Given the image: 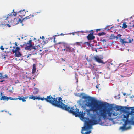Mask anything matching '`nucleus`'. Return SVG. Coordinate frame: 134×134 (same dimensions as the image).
Wrapping results in <instances>:
<instances>
[{"mask_svg":"<svg viewBox=\"0 0 134 134\" xmlns=\"http://www.w3.org/2000/svg\"><path fill=\"white\" fill-rule=\"evenodd\" d=\"M106 104L108 106L111 107H112L113 106V104H110L107 103H106Z\"/></svg>","mask_w":134,"mask_h":134,"instance_id":"21","label":"nucleus"},{"mask_svg":"<svg viewBox=\"0 0 134 134\" xmlns=\"http://www.w3.org/2000/svg\"><path fill=\"white\" fill-rule=\"evenodd\" d=\"M2 96V97L0 98L1 100H7L8 101V98L6 96H2V93L1 92V96Z\"/></svg>","mask_w":134,"mask_h":134,"instance_id":"8","label":"nucleus"},{"mask_svg":"<svg viewBox=\"0 0 134 134\" xmlns=\"http://www.w3.org/2000/svg\"><path fill=\"white\" fill-rule=\"evenodd\" d=\"M32 17H34V15H32Z\"/></svg>","mask_w":134,"mask_h":134,"instance_id":"57","label":"nucleus"},{"mask_svg":"<svg viewBox=\"0 0 134 134\" xmlns=\"http://www.w3.org/2000/svg\"><path fill=\"white\" fill-rule=\"evenodd\" d=\"M9 99L10 100H13V98L11 97H10L8 98V99Z\"/></svg>","mask_w":134,"mask_h":134,"instance_id":"29","label":"nucleus"},{"mask_svg":"<svg viewBox=\"0 0 134 134\" xmlns=\"http://www.w3.org/2000/svg\"><path fill=\"white\" fill-rule=\"evenodd\" d=\"M18 98H13V100H18Z\"/></svg>","mask_w":134,"mask_h":134,"instance_id":"37","label":"nucleus"},{"mask_svg":"<svg viewBox=\"0 0 134 134\" xmlns=\"http://www.w3.org/2000/svg\"><path fill=\"white\" fill-rule=\"evenodd\" d=\"M119 39L120 40V42L122 43L123 44H124V43H128V42L125 41H124L125 39H121V38H119Z\"/></svg>","mask_w":134,"mask_h":134,"instance_id":"13","label":"nucleus"},{"mask_svg":"<svg viewBox=\"0 0 134 134\" xmlns=\"http://www.w3.org/2000/svg\"><path fill=\"white\" fill-rule=\"evenodd\" d=\"M63 70H65L64 69H63Z\"/></svg>","mask_w":134,"mask_h":134,"instance_id":"59","label":"nucleus"},{"mask_svg":"<svg viewBox=\"0 0 134 134\" xmlns=\"http://www.w3.org/2000/svg\"><path fill=\"white\" fill-rule=\"evenodd\" d=\"M0 49H1L2 50H3L4 49V48L2 46L0 47Z\"/></svg>","mask_w":134,"mask_h":134,"instance_id":"27","label":"nucleus"},{"mask_svg":"<svg viewBox=\"0 0 134 134\" xmlns=\"http://www.w3.org/2000/svg\"><path fill=\"white\" fill-rule=\"evenodd\" d=\"M69 67H71H71H71V66H69Z\"/></svg>","mask_w":134,"mask_h":134,"instance_id":"60","label":"nucleus"},{"mask_svg":"<svg viewBox=\"0 0 134 134\" xmlns=\"http://www.w3.org/2000/svg\"><path fill=\"white\" fill-rule=\"evenodd\" d=\"M20 50V48L18 47H16L15 49L12 50V52L14 53H15L17 52H18Z\"/></svg>","mask_w":134,"mask_h":134,"instance_id":"10","label":"nucleus"},{"mask_svg":"<svg viewBox=\"0 0 134 134\" xmlns=\"http://www.w3.org/2000/svg\"><path fill=\"white\" fill-rule=\"evenodd\" d=\"M31 16V15H29V16H26L25 18H24L23 19V21H25V20H26L27 19H29L30 18V16Z\"/></svg>","mask_w":134,"mask_h":134,"instance_id":"19","label":"nucleus"},{"mask_svg":"<svg viewBox=\"0 0 134 134\" xmlns=\"http://www.w3.org/2000/svg\"><path fill=\"white\" fill-rule=\"evenodd\" d=\"M15 53L16 57H19L21 56V54L20 52L19 51L18 52H16V53Z\"/></svg>","mask_w":134,"mask_h":134,"instance_id":"12","label":"nucleus"},{"mask_svg":"<svg viewBox=\"0 0 134 134\" xmlns=\"http://www.w3.org/2000/svg\"><path fill=\"white\" fill-rule=\"evenodd\" d=\"M21 25L22 26H23V23H21Z\"/></svg>","mask_w":134,"mask_h":134,"instance_id":"48","label":"nucleus"},{"mask_svg":"<svg viewBox=\"0 0 134 134\" xmlns=\"http://www.w3.org/2000/svg\"><path fill=\"white\" fill-rule=\"evenodd\" d=\"M13 12H14V9H13Z\"/></svg>","mask_w":134,"mask_h":134,"instance_id":"51","label":"nucleus"},{"mask_svg":"<svg viewBox=\"0 0 134 134\" xmlns=\"http://www.w3.org/2000/svg\"><path fill=\"white\" fill-rule=\"evenodd\" d=\"M132 125H134V120L133 121V122H131V126Z\"/></svg>","mask_w":134,"mask_h":134,"instance_id":"33","label":"nucleus"},{"mask_svg":"<svg viewBox=\"0 0 134 134\" xmlns=\"http://www.w3.org/2000/svg\"><path fill=\"white\" fill-rule=\"evenodd\" d=\"M100 29H97L96 30V32H98V31H100Z\"/></svg>","mask_w":134,"mask_h":134,"instance_id":"36","label":"nucleus"},{"mask_svg":"<svg viewBox=\"0 0 134 134\" xmlns=\"http://www.w3.org/2000/svg\"><path fill=\"white\" fill-rule=\"evenodd\" d=\"M38 100L42 101L45 100L47 102H49L53 105L60 107L61 108L63 103L62 102V98L60 97L55 98L52 97L48 96L46 98H40L38 96Z\"/></svg>","mask_w":134,"mask_h":134,"instance_id":"4","label":"nucleus"},{"mask_svg":"<svg viewBox=\"0 0 134 134\" xmlns=\"http://www.w3.org/2000/svg\"><path fill=\"white\" fill-rule=\"evenodd\" d=\"M62 59L63 61H64V60L63 58H62Z\"/></svg>","mask_w":134,"mask_h":134,"instance_id":"55","label":"nucleus"},{"mask_svg":"<svg viewBox=\"0 0 134 134\" xmlns=\"http://www.w3.org/2000/svg\"><path fill=\"white\" fill-rule=\"evenodd\" d=\"M15 60H17V58H15Z\"/></svg>","mask_w":134,"mask_h":134,"instance_id":"49","label":"nucleus"},{"mask_svg":"<svg viewBox=\"0 0 134 134\" xmlns=\"http://www.w3.org/2000/svg\"><path fill=\"white\" fill-rule=\"evenodd\" d=\"M13 15H14V16H16V14H13Z\"/></svg>","mask_w":134,"mask_h":134,"instance_id":"46","label":"nucleus"},{"mask_svg":"<svg viewBox=\"0 0 134 134\" xmlns=\"http://www.w3.org/2000/svg\"><path fill=\"white\" fill-rule=\"evenodd\" d=\"M133 95H132V96H131L130 97V98H133Z\"/></svg>","mask_w":134,"mask_h":134,"instance_id":"43","label":"nucleus"},{"mask_svg":"<svg viewBox=\"0 0 134 134\" xmlns=\"http://www.w3.org/2000/svg\"><path fill=\"white\" fill-rule=\"evenodd\" d=\"M25 9H23V10H21L19 11V12H22L23 11H25Z\"/></svg>","mask_w":134,"mask_h":134,"instance_id":"38","label":"nucleus"},{"mask_svg":"<svg viewBox=\"0 0 134 134\" xmlns=\"http://www.w3.org/2000/svg\"><path fill=\"white\" fill-rule=\"evenodd\" d=\"M130 37H129L128 38V39H129V43H131L132 42V41L133 40V39H132V40H131L130 39Z\"/></svg>","mask_w":134,"mask_h":134,"instance_id":"22","label":"nucleus"},{"mask_svg":"<svg viewBox=\"0 0 134 134\" xmlns=\"http://www.w3.org/2000/svg\"><path fill=\"white\" fill-rule=\"evenodd\" d=\"M31 55V54L29 55H27V58H28L29 56H30Z\"/></svg>","mask_w":134,"mask_h":134,"instance_id":"44","label":"nucleus"},{"mask_svg":"<svg viewBox=\"0 0 134 134\" xmlns=\"http://www.w3.org/2000/svg\"><path fill=\"white\" fill-rule=\"evenodd\" d=\"M10 15H11V14H10V15H9V14H8L6 16H4L3 18V20H6L7 18H8L9 16H10Z\"/></svg>","mask_w":134,"mask_h":134,"instance_id":"18","label":"nucleus"},{"mask_svg":"<svg viewBox=\"0 0 134 134\" xmlns=\"http://www.w3.org/2000/svg\"><path fill=\"white\" fill-rule=\"evenodd\" d=\"M3 76H2V74L0 73V79L3 78Z\"/></svg>","mask_w":134,"mask_h":134,"instance_id":"32","label":"nucleus"},{"mask_svg":"<svg viewBox=\"0 0 134 134\" xmlns=\"http://www.w3.org/2000/svg\"><path fill=\"white\" fill-rule=\"evenodd\" d=\"M31 41V40H30L27 42V44L29 45V46L27 45V47H26V49L30 50L31 48L32 47V45L30 44Z\"/></svg>","mask_w":134,"mask_h":134,"instance_id":"6","label":"nucleus"},{"mask_svg":"<svg viewBox=\"0 0 134 134\" xmlns=\"http://www.w3.org/2000/svg\"><path fill=\"white\" fill-rule=\"evenodd\" d=\"M110 38L111 39H115L117 37V36H115L114 34H111V36H110Z\"/></svg>","mask_w":134,"mask_h":134,"instance_id":"20","label":"nucleus"},{"mask_svg":"<svg viewBox=\"0 0 134 134\" xmlns=\"http://www.w3.org/2000/svg\"><path fill=\"white\" fill-rule=\"evenodd\" d=\"M5 58H6V57H5V55H3V56L2 59H4V60H5Z\"/></svg>","mask_w":134,"mask_h":134,"instance_id":"26","label":"nucleus"},{"mask_svg":"<svg viewBox=\"0 0 134 134\" xmlns=\"http://www.w3.org/2000/svg\"><path fill=\"white\" fill-rule=\"evenodd\" d=\"M89 108L90 109L87 110V115L89 120L88 122H85L84 127H82L81 133L82 134H89L91 133V130L93 129V125L97 124L104 125V123L101 121L100 118L101 116L104 117V115L101 112H98L97 110L92 111L91 110V107Z\"/></svg>","mask_w":134,"mask_h":134,"instance_id":"2","label":"nucleus"},{"mask_svg":"<svg viewBox=\"0 0 134 134\" xmlns=\"http://www.w3.org/2000/svg\"><path fill=\"white\" fill-rule=\"evenodd\" d=\"M105 34V33L104 32H102V33H99L98 34V35L99 36H100L101 35H104Z\"/></svg>","mask_w":134,"mask_h":134,"instance_id":"23","label":"nucleus"},{"mask_svg":"<svg viewBox=\"0 0 134 134\" xmlns=\"http://www.w3.org/2000/svg\"><path fill=\"white\" fill-rule=\"evenodd\" d=\"M28 78H29V79H31V77H28Z\"/></svg>","mask_w":134,"mask_h":134,"instance_id":"54","label":"nucleus"},{"mask_svg":"<svg viewBox=\"0 0 134 134\" xmlns=\"http://www.w3.org/2000/svg\"><path fill=\"white\" fill-rule=\"evenodd\" d=\"M23 21V20H21V19H19L18 20V23H21Z\"/></svg>","mask_w":134,"mask_h":134,"instance_id":"28","label":"nucleus"},{"mask_svg":"<svg viewBox=\"0 0 134 134\" xmlns=\"http://www.w3.org/2000/svg\"><path fill=\"white\" fill-rule=\"evenodd\" d=\"M133 98H134V95L133 96Z\"/></svg>","mask_w":134,"mask_h":134,"instance_id":"64","label":"nucleus"},{"mask_svg":"<svg viewBox=\"0 0 134 134\" xmlns=\"http://www.w3.org/2000/svg\"><path fill=\"white\" fill-rule=\"evenodd\" d=\"M38 92V90L37 88H35L34 89V93L35 94H37Z\"/></svg>","mask_w":134,"mask_h":134,"instance_id":"15","label":"nucleus"},{"mask_svg":"<svg viewBox=\"0 0 134 134\" xmlns=\"http://www.w3.org/2000/svg\"><path fill=\"white\" fill-rule=\"evenodd\" d=\"M4 111H5V112H7V111H4V110H1L0 111L1 112H4Z\"/></svg>","mask_w":134,"mask_h":134,"instance_id":"39","label":"nucleus"},{"mask_svg":"<svg viewBox=\"0 0 134 134\" xmlns=\"http://www.w3.org/2000/svg\"><path fill=\"white\" fill-rule=\"evenodd\" d=\"M38 96H35L34 95H31L29 97V98L30 99H33L35 100L38 99Z\"/></svg>","mask_w":134,"mask_h":134,"instance_id":"9","label":"nucleus"},{"mask_svg":"<svg viewBox=\"0 0 134 134\" xmlns=\"http://www.w3.org/2000/svg\"><path fill=\"white\" fill-rule=\"evenodd\" d=\"M55 38H54V42H55Z\"/></svg>","mask_w":134,"mask_h":134,"instance_id":"45","label":"nucleus"},{"mask_svg":"<svg viewBox=\"0 0 134 134\" xmlns=\"http://www.w3.org/2000/svg\"><path fill=\"white\" fill-rule=\"evenodd\" d=\"M127 27V26L126 24V23L125 22H124L122 24V28L124 29H125Z\"/></svg>","mask_w":134,"mask_h":134,"instance_id":"17","label":"nucleus"},{"mask_svg":"<svg viewBox=\"0 0 134 134\" xmlns=\"http://www.w3.org/2000/svg\"><path fill=\"white\" fill-rule=\"evenodd\" d=\"M94 59L96 61L99 63H103V62L102 60L103 57L101 56L96 55L94 56Z\"/></svg>","mask_w":134,"mask_h":134,"instance_id":"5","label":"nucleus"},{"mask_svg":"<svg viewBox=\"0 0 134 134\" xmlns=\"http://www.w3.org/2000/svg\"><path fill=\"white\" fill-rule=\"evenodd\" d=\"M18 99H19L20 100H21V98L22 97H21L19 96H18Z\"/></svg>","mask_w":134,"mask_h":134,"instance_id":"25","label":"nucleus"},{"mask_svg":"<svg viewBox=\"0 0 134 134\" xmlns=\"http://www.w3.org/2000/svg\"><path fill=\"white\" fill-rule=\"evenodd\" d=\"M60 43H61V42H59V43H58V44H60Z\"/></svg>","mask_w":134,"mask_h":134,"instance_id":"53","label":"nucleus"},{"mask_svg":"<svg viewBox=\"0 0 134 134\" xmlns=\"http://www.w3.org/2000/svg\"><path fill=\"white\" fill-rule=\"evenodd\" d=\"M61 108L69 113H72L76 117L78 116L80 117V119L83 121L85 119H86V118L84 117L85 113L83 112L82 111V112H79V109L76 108V106H74L73 107H70L69 105H65L63 103L62 106L61 107Z\"/></svg>","mask_w":134,"mask_h":134,"instance_id":"3","label":"nucleus"},{"mask_svg":"<svg viewBox=\"0 0 134 134\" xmlns=\"http://www.w3.org/2000/svg\"><path fill=\"white\" fill-rule=\"evenodd\" d=\"M40 39L42 38L43 39H44V37L43 36H42V37H41L40 36Z\"/></svg>","mask_w":134,"mask_h":134,"instance_id":"34","label":"nucleus"},{"mask_svg":"<svg viewBox=\"0 0 134 134\" xmlns=\"http://www.w3.org/2000/svg\"><path fill=\"white\" fill-rule=\"evenodd\" d=\"M118 36H121V35H120V34H119L118 35Z\"/></svg>","mask_w":134,"mask_h":134,"instance_id":"40","label":"nucleus"},{"mask_svg":"<svg viewBox=\"0 0 134 134\" xmlns=\"http://www.w3.org/2000/svg\"><path fill=\"white\" fill-rule=\"evenodd\" d=\"M72 34L73 35H74V33H70L69 34H66V35H68V34Z\"/></svg>","mask_w":134,"mask_h":134,"instance_id":"30","label":"nucleus"},{"mask_svg":"<svg viewBox=\"0 0 134 134\" xmlns=\"http://www.w3.org/2000/svg\"><path fill=\"white\" fill-rule=\"evenodd\" d=\"M18 39H19V40H20V38H18Z\"/></svg>","mask_w":134,"mask_h":134,"instance_id":"62","label":"nucleus"},{"mask_svg":"<svg viewBox=\"0 0 134 134\" xmlns=\"http://www.w3.org/2000/svg\"><path fill=\"white\" fill-rule=\"evenodd\" d=\"M103 45L105 46L106 45V41L105 39H103L101 40Z\"/></svg>","mask_w":134,"mask_h":134,"instance_id":"14","label":"nucleus"},{"mask_svg":"<svg viewBox=\"0 0 134 134\" xmlns=\"http://www.w3.org/2000/svg\"><path fill=\"white\" fill-rule=\"evenodd\" d=\"M91 31H93V30H91Z\"/></svg>","mask_w":134,"mask_h":134,"instance_id":"50","label":"nucleus"},{"mask_svg":"<svg viewBox=\"0 0 134 134\" xmlns=\"http://www.w3.org/2000/svg\"><path fill=\"white\" fill-rule=\"evenodd\" d=\"M116 38V40L118 39V37L117 36V37Z\"/></svg>","mask_w":134,"mask_h":134,"instance_id":"47","label":"nucleus"},{"mask_svg":"<svg viewBox=\"0 0 134 134\" xmlns=\"http://www.w3.org/2000/svg\"><path fill=\"white\" fill-rule=\"evenodd\" d=\"M134 28V25L132 26Z\"/></svg>","mask_w":134,"mask_h":134,"instance_id":"58","label":"nucleus"},{"mask_svg":"<svg viewBox=\"0 0 134 134\" xmlns=\"http://www.w3.org/2000/svg\"><path fill=\"white\" fill-rule=\"evenodd\" d=\"M27 98V97H22L21 100H22L23 102H26V99Z\"/></svg>","mask_w":134,"mask_h":134,"instance_id":"16","label":"nucleus"},{"mask_svg":"<svg viewBox=\"0 0 134 134\" xmlns=\"http://www.w3.org/2000/svg\"><path fill=\"white\" fill-rule=\"evenodd\" d=\"M36 70V65L35 64H34L33 66V69H32V73H34L35 72Z\"/></svg>","mask_w":134,"mask_h":134,"instance_id":"11","label":"nucleus"},{"mask_svg":"<svg viewBox=\"0 0 134 134\" xmlns=\"http://www.w3.org/2000/svg\"><path fill=\"white\" fill-rule=\"evenodd\" d=\"M77 75H76V74L75 76V78L76 79V80H77V83L78 82L77 79Z\"/></svg>","mask_w":134,"mask_h":134,"instance_id":"31","label":"nucleus"},{"mask_svg":"<svg viewBox=\"0 0 134 134\" xmlns=\"http://www.w3.org/2000/svg\"><path fill=\"white\" fill-rule=\"evenodd\" d=\"M117 21H118V22H119V19H118V20H117Z\"/></svg>","mask_w":134,"mask_h":134,"instance_id":"52","label":"nucleus"},{"mask_svg":"<svg viewBox=\"0 0 134 134\" xmlns=\"http://www.w3.org/2000/svg\"><path fill=\"white\" fill-rule=\"evenodd\" d=\"M7 25L9 27H11V25L9 24H7Z\"/></svg>","mask_w":134,"mask_h":134,"instance_id":"35","label":"nucleus"},{"mask_svg":"<svg viewBox=\"0 0 134 134\" xmlns=\"http://www.w3.org/2000/svg\"><path fill=\"white\" fill-rule=\"evenodd\" d=\"M4 76H4H4H3V78H4V77H7V75H4Z\"/></svg>","mask_w":134,"mask_h":134,"instance_id":"41","label":"nucleus"},{"mask_svg":"<svg viewBox=\"0 0 134 134\" xmlns=\"http://www.w3.org/2000/svg\"><path fill=\"white\" fill-rule=\"evenodd\" d=\"M34 40L36 39V38H34Z\"/></svg>","mask_w":134,"mask_h":134,"instance_id":"61","label":"nucleus"},{"mask_svg":"<svg viewBox=\"0 0 134 134\" xmlns=\"http://www.w3.org/2000/svg\"><path fill=\"white\" fill-rule=\"evenodd\" d=\"M88 39L89 40L93 39L95 38V37L93 35V33H90L87 37Z\"/></svg>","mask_w":134,"mask_h":134,"instance_id":"7","label":"nucleus"},{"mask_svg":"<svg viewBox=\"0 0 134 134\" xmlns=\"http://www.w3.org/2000/svg\"><path fill=\"white\" fill-rule=\"evenodd\" d=\"M81 98L77 101L83 110L86 109L87 107H91V110L94 111H98L103 114L104 117L101 116L100 119L104 120L108 119L113 121L114 119H116L121 121L123 126L120 127L119 130L121 132L131 129V122L134 120V111L129 112L127 111H122L124 109H133V107L116 105L113 108L116 111L111 109H107L104 108L105 105V102L97 100L95 98L91 97L84 93L75 94Z\"/></svg>","mask_w":134,"mask_h":134,"instance_id":"1","label":"nucleus"},{"mask_svg":"<svg viewBox=\"0 0 134 134\" xmlns=\"http://www.w3.org/2000/svg\"><path fill=\"white\" fill-rule=\"evenodd\" d=\"M13 87H12V89L9 90V91L10 92H12L13 91Z\"/></svg>","mask_w":134,"mask_h":134,"instance_id":"24","label":"nucleus"},{"mask_svg":"<svg viewBox=\"0 0 134 134\" xmlns=\"http://www.w3.org/2000/svg\"><path fill=\"white\" fill-rule=\"evenodd\" d=\"M62 35H64V34H63V33H62L60 35H59L58 36Z\"/></svg>","mask_w":134,"mask_h":134,"instance_id":"42","label":"nucleus"},{"mask_svg":"<svg viewBox=\"0 0 134 134\" xmlns=\"http://www.w3.org/2000/svg\"><path fill=\"white\" fill-rule=\"evenodd\" d=\"M96 88H98V87H97V86H96Z\"/></svg>","mask_w":134,"mask_h":134,"instance_id":"56","label":"nucleus"},{"mask_svg":"<svg viewBox=\"0 0 134 134\" xmlns=\"http://www.w3.org/2000/svg\"><path fill=\"white\" fill-rule=\"evenodd\" d=\"M125 95V94H124V95Z\"/></svg>","mask_w":134,"mask_h":134,"instance_id":"63","label":"nucleus"}]
</instances>
